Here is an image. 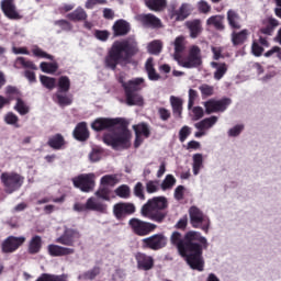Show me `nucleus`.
I'll list each match as a JSON object with an SVG mask.
<instances>
[{"label": "nucleus", "instance_id": "47", "mask_svg": "<svg viewBox=\"0 0 281 281\" xmlns=\"http://www.w3.org/2000/svg\"><path fill=\"white\" fill-rule=\"evenodd\" d=\"M36 281H67V274H49L43 273L41 277L37 278Z\"/></svg>", "mask_w": 281, "mask_h": 281}, {"label": "nucleus", "instance_id": "58", "mask_svg": "<svg viewBox=\"0 0 281 281\" xmlns=\"http://www.w3.org/2000/svg\"><path fill=\"white\" fill-rule=\"evenodd\" d=\"M33 55H35L37 58H47L48 60H54V57L49 54H47L46 52H44L43 49L38 48V47H33L32 49Z\"/></svg>", "mask_w": 281, "mask_h": 281}, {"label": "nucleus", "instance_id": "4", "mask_svg": "<svg viewBox=\"0 0 281 281\" xmlns=\"http://www.w3.org/2000/svg\"><path fill=\"white\" fill-rule=\"evenodd\" d=\"M103 142L112 148H128L131 146V131L120 126L115 132L108 133L103 136Z\"/></svg>", "mask_w": 281, "mask_h": 281}, {"label": "nucleus", "instance_id": "38", "mask_svg": "<svg viewBox=\"0 0 281 281\" xmlns=\"http://www.w3.org/2000/svg\"><path fill=\"white\" fill-rule=\"evenodd\" d=\"M145 68H146L147 76H148L149 80H154V81L159 80L160 76L155 70V64H153V58L147 59V61L145 64Z\"/></svg>", "mask_w": 281, "mask_h": 281}, {"label": "nucleus", "instance_id": "19", "mask_svg": "<svg viewBox=\"0 0 281 281\" xmlns=\"http://www.w3.org/2000/svg\"><path fill=\"white\" fill-rule=\"evenodd\" d=\"M113 213L116 218H124V216L135 214V204L130 202L117 203L113 206Z\"/></svg>", "mask_w": 281, "mask_h": 281}, {"label": "nucleus", "instance_id": "30", "mask_svg": "<svg viewBox=\"0 0 281 281\" xmlns=\"http://www.w3.org/2000/svg\"><path fill=\"white\" fill-rule=\"evenodd\" d=\"M120 183V176L117 175H105L100 179L101 188H114Z\"/></svg>", "mask_w": 281, "mask_h": 281}, {"label": "nucleus", "instance_id": "29", "mask_svg": "<svg viewBox=\"0 0 281 281\" xmlns=\"http://www.w3.org/2000/svg\"><path fill=\"white\" fill-rule=\"evenodd\" d=\"M86 203L88 210L91 212H106V204L93 196L89 198Z\"/></svg>", "mask_w": 281, "mask_h": 281}, {"label": "nucleus", "instance_id": "9", "mask_svg": "<svg viewBox=\"0 0 281 281\" xmlns=\"http://www.w3.org/2000/svg\"><path fill=\"white\" fill-rule=\"evenodd\" d=\"M143 249H151L153 251H159L164 249L168 244V238L164 234H155L142 239Z\"/></svg>", "mask_w": 281, "mask_h": 281}, {"label": "nucleus", "instance_id": "49", "mask_svg": "<svg viewBox=\"0 0 281 281\" xmlns=\"http://www.w3.org/2000/svg\"><path fill=\"white\" fill-rule=\"evenodd\" d=\"M40 82H42L43 87L52 91V89L56 88V78L47 77L45 75L40 76Z\"/></svg>", "mask_w": 281, "mask_h": 281}, {"label": "nucleus", "instance_id": "24", "mask_svg": "<svg viewBox=\"0 0 281 281\" xmlns=\"http://www.w3.org/2000/svg\"><path fill=\"white\" fill-rule=\"evenodd\" d=\"M139 21L145 27H161V20L150 13L139 15Z\"/></svg>", "mask_w": 281, "mask_h": 281}, {"label": "nucleus", "instance_id": "55", "mask_svg": "<svg viewBox=\"0 0 281 281\" xmlns=\"http://www.w3.org/2000/svg\"><path fill=\"white\" fill-rule=\"evenodd\" d=\"M199 91L202 95V98H210L214 95V87L210 86L207 83H203L199 87Z\"/></svg>", "mask_w": 281, "mask_h": 281}, {"label": "nucleus", "instance_id": "15", "mask_svg": "<svg viewBox=\"0 0 281 281\" xmlns=\"http://www.w3.org/2000/svg\"><path fill=\"white\" fill-rule=\"evenodd\" d=\"M117 124H124V119L99 117L92 122L91 128L93 131H105V128H113L117 126Z\"/></svg>", "mask_w": 281, "mask_h": 281}, {"label": "nucleus", "instance_id": "48", "mask_svg": "<svg viewBox=\"0 0 281 281\" xmlns=\"http://www.w3.org/2000/svg\"><path fill=\"white\" fill-rule=\"evenodd\" d=\"M206 25H213L216 30H223V15H212L206 20Z\"/></svg>", "mask_w": 281, "mask_h": 281}, {"label": "nucleus", "instance_id": "60", "mask_svg": "<svg viewBox=\"0 0 281 281\" xmlns=\"http://www.w3.org/2000/svg\"><path fill=\"white\" fill-rule=\"evenodd\" d=\"M198 10L199 12H202V14H209V12L212 11V7L210 3H207V1L201 0L198 2Z\"/></svg>", "mask_w": 281, "mask_h": 281}, {"label": "nucleus", "instance_id": "42", "mask_svg": "<svg viewBox=\"0 0 281 281\" xmlns=\"http://www.w3.org/2000/svg\"><path fill=\"white\" fill-rule=\"evenodd\" d=\"M13 109L20 115H27V113H30V106L21 98H16V103Z\"/></svg>", "mask_w": 281, "mask_h": 281}, {"label": "nucleus", "instance_id": "25", "mask_svg": "<svg viewBox=\"0 0 281 281\" xmlns=\"http://www.w3.org/2000/svg\"><path fill=\"white\" fill-rule=\"evenodd\" d=\"M74 137L79 142H87L89 139V130L86 122H81L76 126Z\"/></svg>", "mask_w": 281, "mask_h": 281}, {"label": "nucleus", "instance_id": "31", "mask_svg": "<svg viewBox=\"0 0 281 281\" xmlns=\"http://www.w3.org/2000/svg\"><path fill=\"white\" fill-rule=\"evenodd\" d=\"M227 21H228V25L233 29V30H240L241 25H240V15L238 14V12H236L235 10H228L227 11Z\"/></svg>", "mask_w": 281, "mask_h": 281}, {"label": "nucleus", "instance_id": "21", "mask_svg": "<svg viewBox=\"0 0 281 281\" xmlns=\"http://www.w3.org/2000/svg\"><path fill=\"white\" fill-rule=\"evenodd\" d=\"M1 10L8 19H11V20L21 19V14H19V11H16V5L14 4V0H2Z\"/></svg>", "mask_w": 281, "mask_h": 281}, {"label": "nucleus", "instance_id": "18", "mask_svg": "<svg viewBox=\"0 0 281 281\" xmlns=\"http://www.w3.org/2000/svg\"><path fill=\"white\" fill-rule=\"evenodd\" d=\"M135 260L137 262V269H140L142 271H150V269L155 267V259L153 256L144 252H137L135 255Z\"/></svg>", "mask_w": 281, "mask_h": 281}, {"label": "nucleus", "instance_id": "26", "mask_svg": "<svg viewBox=\"0 0 281 281\" xmlns=\"http://www.w3.org/2000/svg\"><path fill=\"white\" fill-rule=\"evenodd\" d=\"M114 36H125L127 32H131V25L124 20H119L112 26Z\"/></svg>", "mask_w": 281, "mask_h": 281}, {"label": "nucleus", "instance_id": "34", "mask_svg": "<svg viewBox=\"0 0 281 281\" xmlns=\"http://www.w3.org/2000/svg\"><path fill=\"white\" fill-rule=\"evenodd\" d=\"M126 95V104L128 106H144V97L139 93L132 92Z\"/></svg>", "mask_w": 281, "mask_h": 281}, {"label": "nucleus", "instance_id": "37", "mask_svg": "<svg viewBox=\"0 0 281 281\" xmlns=\"http://www.w3.org/2000/svg\"><path fill=\"white\" fill-rule=\"evenodd\" d=\"M263 25L265 26L261 29V33L271 36V34H273V30L278 27V20L269 18L266 21H263Z\"/></svg>", "mask_w": 281, "mask_h": 281}, {"label": "nucleus", "instance_id": "17", "mask_svg": "<svg viewBox=\"0 0 281 281\" xmlns=\"http://www.w3.org/2000/svg\"><path fill=\"white\" fill-rule=\"evenodd\" d=\"M133 128L136 135L134 146L135 148H139L144 142V137H150V128L146 125V123L133 125Z\"/></svg>", "mask_w": 281, "mask_h": 281}, {"label": "nucleus", "instance_id": "62", "mask_svg": "<svg viewBox=\"0 0 281 281\" xmlns=\"http://www.w3.org/2000/svg\"><path fill=\"white\" fill-rule=\"evenodd\" d=\"M192 133V128H190L188 125H184L180 131H179V139L180 142H186L188 139V136Z\"/></svg>", "mask_w": 281, "mask_h": 281}, {"label": "nucleus", "instance_id": "43", "mask_svg": "<svg viewBox=\"0 0 281 281\" xmlns=\"http://www.w3.org/2000/svg\"><path fill=\"white\" fill-rule=\"evenodd\" d=\"M147 8L149 10H153L154 12H160V10H164L166 8V0H148L146 2Z\"/></svg>", "mask_w": 281, "mask_h": 281}, {"label": "nucleus", "instance_id": "44", "mask_svg": "<svg viewBox=\"0 0 281 281\" xmlns=\"http://www.w3.org/2000/svg\"><path fill=\"white\" fill-rule=\"evenodd\" d=\"M41 247H42L41 236L36 235L30 241L29 251L30 254H38V251H41Z\"/></svg>", "mask_w": 281, "mask_h": 281}, {"label": "nucleus", "instance_id": "8", "mask_svg": "<svg viewBox=\"0 0 281 281\" xmlns=\"http://www.w3.org/2000/svg\"><path fill=\"white\" fill-rule=\"evenodd\" d=\"M128 225L136 236H148L154 229H157V225L135 217L130 220Z\"/></svg>", "mask_w": 281, "mask_h": 281}, {"label": "nucleus", "instance_id": "14", "mask_svg": "<svg viewBox=\"0 0 281 281\" xmlns=\"http://www.w3.org/2000/svg\"><path fill=\"white\" fill-rule=\"evenodd\" d=\"M120 82L122 83V87L125 91V95L135 93V91H142L144 87H146V80L142 77L134 78L127 82H125L124 79L120 77Z\"/></svg>", "mask_w": 281, "mask_h": 281}, {"label": "nucleus", "instance_id": "52", "mask_svg": "<svg viewBox=\"0 0 281 281\" xmlns=\"http://www.w3.org/2000/svg\"><path fill=\"white\" fill-rule=\"evenodd\" d=\"M71 87V81L69 80V77L67 76H61L58 79V91L67 93Z\"/></svg>", "mask_w": 281, "mask_h": 281}, {"label": "nucleus", "instance_id": "13", "mask_svg": "<svg viewBox=\"0 0 281 281\" xmlns=\"http://www.w3.org/2000/svg\"><path fill=\"white\" fill-rule=\"evenodd\" d=\"M169 16L173 21H186L188 16H190V5L188 3H182L179 8H177V3H172L168 9Z\"/></svg>", "mask_w": 281, "mask_h": 281}, {"label": "nucleus", "instance_id": "54", "mask_svg": "<svg viewBox=\"0 0 281 281\" xmlns=\"http://www.w3.org/2000/svg\"><path fill=\"white\" fill-rule=\"evenodd\" d=\"M114 192L120 199H128L131 196V188L126 184L120 186Z\"/></svg>", "mask_w": 281, "mask_h": 281}, {"label": "nucleus", "instance_id": "22", "mask_svg": "<svg viewBox=\"0 0 281 281\" xmlns=\"http://www.w3.org/2000/svg\"><path fill=\"white\" fill-rule=\"evenodd\" d=\"M171 243H172V245H176L180 256H182V258L187 259L188 249H186V239H183V237L181 236V234L179 232L172 233Z\"/></svg>", "mask_w": 281, "mask_h": 281}, {"label": "nucleus", "instance_id": "20", "mask_svg": "<svg viewBox=\"0 0 281 281\" xmlns=\"http://www.w3.org/2000/svg\"><path fill=\"white\" fill-rule=\"evenodd\" d=\"M80 238V233L78 231L67 228L63 236L56 239V243L60 245H67L68 247H74V243Z\"/></svg>", "mask_w": 281, "mask_h": 281}, {"label": "nucleus", "instance_id": "59", "mask_svg": "<svg viewBox=\"0 0 281 281\" xmlns=\"http://www.w3.org/2000/svg\"><path fill=\"white\" fill-rule=\"evenodd\" d=\"M244 128H245V125L243 124L235 125L228 130L227 135L228 137H238V134L243 133Z\"/></svg>", "mask_w": 281, "mask_h": 281}, {"label": "nucleus", "instance_id": "51", "mask_svg": "<svg viewBox=\"0 0 281 281\" xmlns=\"http://www.w3.org/2000/svg\"><path fill=\"white\" fill-rule=\"evenodd\" d=\"M40 67L44 74H56V71H58V64L56 61H54V63L43 61L40 65Z\"/></svg>", "mask_w": 281, "mask_h": 281}, {"label": "nucleus", "instance_id": "5", "mask_svg": "<svg viewBox=\"0 0 281 281\" xmlns=\"http://www.w3.org/2000/svg\"><path fill=\"white\" fill-rule=\"evenodd\" d=\"M176 63L184 69H194L201 67L203 59L201 57V48L199 46H191L187 58L180 57Z\"/></svg>", "mask_w": 281, "mask_h": 281}, {"label": "nucleus", "instance_id": "41", "mask_svg": "<svg viewBox=\"0 0 281 281\" xmlns=\"http://www.w3.org/2000/svg\"><path fill=\"white\" fill-rule=\"evenodd\" d=\"M161 49H164V43L159 40H155L147 46V52L149 54H154L155 56L161 54Z\"/></svg>", "mask_w": 281, "mask_h": 281}, {"label": "nucleus", "instance_id": "46", "mask_svg": "<svg viewBox=\"0 0 281 281\" xmlns=\"http://www.w3.org/2000/svg\"><path fill=\"white\" fill-rule=\"evenodd\" d=\"M48 145L50 146V148H55L56 150H58L65 145V139L60 134H57L49 138Z\"/></svg>", "mask_w": 281, "mask_h": 281}, {"label": "nucleus", "instance_id": "7", "mask_svg": "<svg viewBox=\"0 0 281 281\" xmlns=\"http://www.w3.org/2000/svg\"><path fill=\"white\" fill-rule=\"evenodd\" d=\"M189 216L192 227L207 232L210 229V218L199 210L196 206L189 209Z\"/></svg>", "mask_w": 281, "mask_h": 281}, {"label": "nucleus", "instance_id": "53", "mask_svg": "<svg viewBox=\"0 0 281 281\" xmlns=\"http://www.w3.org/2000/svg\"><path fill=\"white\" fill-rule=\"evenodd\" d=\"M94 194L97 199H102L103 201H111V196L109 195L111 194V191L109 190V187H102V184H100L99 190H97Z\"/></svg>", "mask_w": 281, "mask_h": 281}, {"label": "nucleus", "instance_id": "6", "mask_svg": "<svg viewBox=\"0 0 281 281\" xmlns=\"http://www.w3.org/2000/svg\"><path fill=\"white\" fill-rule=\"evenodd\" d=\"M25 178L16 172H2L0 181L5 188V192L12 194L15 190H19L23 186Z\"/></svg>", "mask_w": 281, "mask_h": 281}, {"label": "nucleus", "instance_id": "32", "mask_svg": "<svg viewBox=\"0 0 281 281\" xmlns=\"http://www.w3.org/2000/svg\"><path fill=\"white\" fill-rule=\"evenodd\" d=\"M187 27L190 31L191 38L199 37V34L203 32V26L201 25V20H193L190 22H187Z\"/></svg>", "mask_w": 281, "mask_h": 281}, {"label": "nucleus", "instance_id": "11", "mask_svg": "<svg viewBox=\"0 0 281 281\" xmlns=\"http://www.w3.org/2000/svg\"><path fill=\"white\" fill-rule=\"evenodd\" d=\"M231 104H232V100L229 99H222V100L210 99L209 101H205L203 103L205 113H207V115L212 113L223 112Z\"/></svg>", "mask_w": 281, "mask_h": 281}, {"label": "nucleus", "instance_id": "36", "mask_svg": "<svg viewBox=\"0 0 281 281\" xmlns=\"http://www.w3.org/2000/svg\"><path fill=\"white\" fill-rule=\"evenodd\" d=\"M170 104L172 106L173 115L176 117H181V112L183 111V100L179 97L171 95Z\"/></svg>", "mask_w": 281, "mask_h": 281}, {"label": "nucleus", "instance_id": "1", "mask_svg": "<svg viewBox=\"0 0 281 281\" xmlns=\"http://www.w3.org/2000/svg\"><path fill=\"white\" fill-rule=\"evenodd\" d=\"M201 243L204 249L207 248V239L201 236V233L195 231H190L184 236L186 249H187V262L191 269L196 271H203L205 262L203 261V247L196 244Z\"/></svg>", "mask_w": 281, "mask_h": 281}, {"label": "nucleus", "instance_id": "50", "mask_svg": "<svg viewBox=\"0 0 281 281\" xmlns=\"http://www.w3.org/2000/svg\"><path fill=\"white\" fill-rule=\"evenodd\" d=\"M68 19L70 21H85L87 19V12L82 8H78L72 13L68 14Z\"/></svg>", "mask_w": 281, "mask_h": 281}, {"label": "nucleus", "instance_id": "23", "mask_svg": "<svg viewBox=\"0 0 281 281\" xmlns=\"http://www.w3.org/2000/svg\"><path fill=\"white\" fill-rule=\"evenodd\" d=\"M75 249L74 248H67V247H63V246H58V245H48V254L50 256H71V254H75Z\"/></svg>", "mask_w": 281, "mask_h": 281}, {"label": "nucleus", "instance_id": "45", "mask_svg": "<svg viewBox=\"0 0 281 281\" xmlns=\"http://www.w3.org/2000/svg\"><path fill=\"white\" fill-rule=\"evenodd\" d=\"M177 184V178L172 175H167L166 178L162 180L160 188L161 190H172Z\"/></svg>", "mask_w": 281, "mask_h": 281}, {"label": "nucleus", "instance_id": "3", "mask_svg": "<svg viewBox=\"0 0 281 281\" xmlns=\"http://www.w3.org/2000/svg\"><path fill=\"white\" fill-rule=\"evenodd\" d=\"M166 207H168V200L165 196H156L143 205L140 214L150 221L162 223L166 214L159 212V210H166Z\"/></svg>", "mask_w": 281, "mask_h": 281}, {"label": "nucleus", "instance_id": "2", "mask_svg": "<svg viewBox=\"0 0 281 281\" xmlns=\"http://www.w3.org/2000/svg\"><path fill=\"white\" fill-rule=\"evenodd\" d=\"M137 52V42L130 37L123 42H114L109 56L105 58V65L110 69H115L117 64L128 60L132 54Z\"/></svg>", "mask_w": 281, "mask_h": 281}, {"label": "nucleus", "instance_id": "61", "mask_svg": "<svg viewBox=\"0 0 281 281\" xmlns=\"http://www.w3.org/2000/svg\"><path fill=\"white\" fill-rule=\"evenodd\" d=\"M146 190L148 194H154V192H157L159 190V181L157 180H150L146 183Z\"/></svg>", "mask_w": 281, "mask_h": 281}, {"label": "nucleus", "instance_id": "12", "mask_svg": "<svg viewBox=\"0 0 281 281\" xmlns=\"http://www.w3.org/2000/svg\"><path fill=\"white\" fill-rule=\"evenodd\" d=\"M216 122H218V116L213 115L195 123L194 128H196L198 132L194 133V137L200 138L207 135V131L214 128Z\"/></svg>", "mask_w": 281, "mask_h": 281}, {"label": "nucleus", "instance_id": "40", "mask_svg": "<svg viewBox=\"0 0 281 281\" xmlns=\"http://www.w3.org/2000/svg\"><path fill=\"white\" fill-rule=\"evenodd\" d=\"M193 175L196 177L199 172H201V169L203 168V155L202 154H194L193 157Z\"/></svg>", "mask_w": 281, "mask_h": 281}, {"label": "nucleus", "instance_id": "57", "mask_svg": "<svg viewBox=\"0 0 281 281\" xmlns=\"http://www.w3.org/2000/svg\"><path fill=\"white\" fill-rule=\"evenodd\" d=\"M203 115H205L203 108L201 106L191 108V120H193V122H199V120H201Z\"/></svg>", "mask_w": 281, "mask_h": 281}, {"label": "nucleus", "instance_id": "39", "mask_svg": "<svg viewBox=\"0 0 281 281\" xmlns=\"http://www.w3.org/2000/svg\"><path fill=\"white\" fill-rule=\"evenodd\" d=\"M263 56L265 58H270L273 63H281V48L279 46H273L266 52Z\"/></svg>", "mask_w": 281, "mask_h": 281}, {"label": "nucleus", "instance_id": "63", "mask_svg": "<svg viewBox=\"0 0 281 281\" xmlns=\"http://www.w3.org/2000/svg\"><path fill=\"white\" fill-rule=\"evenodd\" d=\"M16 63L18 65H22V67H26V69H36V65L30 60H26L24 57H18Z\"/></svg>", "mask_w": 281, "mask_h": 281}, {"label": "nucleus", "instance_id": "16", "mask_svg": "<svg viewBox=\"0 0 281 281\" xmlns=\"http://www.w3.org/2000/svg\"><path fill=\"white\" fill-rule=\"evenodd\" d=\"M23 243H25V237L10 236L2 243V251L3 254H12L16 251Z\"/></svg>", "mask_w": 281, "mask_h": 281}, {"label": "nucleus", "instance_id": "56", "mask_svg": "<svg viewBox=\"0 0 281 281\" xmlns=\"http://www.w3.org/2000/svg\"><path fill=\"white\" fill-rule=\"evenodd\" d=\"M4 122L10 126H15L16 128H19V116L14 114V112H8L4 115Z\"/></svg>", "mask_w": 281, "mask_h": 281}, {"label": "nucleus", "instance_id": "33", "mask_svg": "<svg viewBox=\"0 0 281 281\" xmlns=\"http://www.w3.org/2000/svg\"><path fill=\"white\" fill-rule=\"evenodd\" d=\"M249 36V31L247 29H244L239 32H233L231 35L233 45H243L245 41H247V37Z\"/></svg>", "mask_w": 281, "mask_h": 281}, {"label": "nucleus", "instance_id": "27", "mask_svg": "<svg viewBox=\"0 0 281 281\" xmlns=\"http://www.w3.org/2000/svg\"><path fill=\"white\" fill-rule=\"evenodd\" d=\"M211 67L213 69H215V71L213 74V78L215 80H223V76H225L227 74V69H228L227 64L212 61Z\"/></svg>", "mask_w": 281, "mask_h": 281}, {"label": "nucleus", "instance_id": "28", "mask_svg": "<svg viewBox=\"0 0 281 281\" xmlns=\"http://www.w3.org/2000/svg\"><path fill=\"white\" fill-rule=\"evenodd\" d=\"M175 53H173V59L178 61L181 58V54L186 52V37L178 36L175 42Z\"/></svg>", "mask_w": 281, "mask_h": 281}, {"label": "nucleus", "instance_id": "35", "mask_svg": "<svg viewBox=\"0 0 281 281\" xmlns=\"http://www.w3.org/2000/svg\"><path fill=\"white\" fill-rule=\"evenodd\" d=\"M54 101L59 104V106H69V104L74 102V99L65 92L57 91L54 95Z\"/></svg>", "mask_w": 281, "mask_h": 281}, {"label": "nucleus", "instance_id": "64", "mask_svg": "<svg viewBox=\"0 0 281 281\" xmlns=\"http://www.w3.org/2000/svg\"><path fill=\"white\" fill-rule=\"evenodd\" d=\"M5 95L7 98H11V100H14V98H19V90H16L15 87L8 86L5 88Z\"/></svg>", "mask_w": 281, "mask_h": 281}, {"label": "nucleus", "instance_id": "10", "mask_svg": "<svg viewBox=\"0 0 281 281\" xmlns=\"http://www.w3.org/2000/svg\"><path fill=\"white\" fill-rule=\"evenodd\" d=\"M75 188H79L81 192H91L95 188V173H85L72 179Z\"/></svg>", "mask_w": 281, "mask_h": 281}]
</instances>
